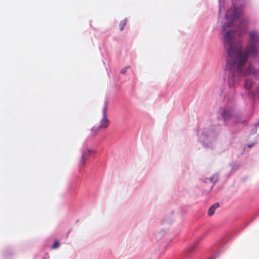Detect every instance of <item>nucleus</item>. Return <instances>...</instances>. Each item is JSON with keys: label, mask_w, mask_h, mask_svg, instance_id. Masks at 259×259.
Instances as JSON below:
<instances>
[{"label": "nucleus", "mask_w": 259, "mask_h": 259, "mask_svg": "<svg viewBox=\"0 0 259 259\" xmlns=\"http://www.w3.org/2000/svg\"><path fill=\"white\" fill-rule=\"evenodd\" d=\"M94 153V151L91 149H86L82 151L81 157L79 160V164L81 166H83L85 163V161L88 159L91 154Z\"/></svg>", "instance_id": "nucleus-4"}, {"label": "nucleus", "mask_w": 259, "mask_h": 259, "mask_svg": "<svg viewBox=\"0 0 259 259\" xmlns=\"http://www.w3.org/2000/svg\"><path fill=\"white\" fill-rule=\"evenodd\" d=\"M241 13L240 10L235 7H232L227 11L226 18L227 20H234L240 16Z\"/></svg>", "instance_id": "nucleus-3"}, {"label": "nucleus", "mask_w": 259, "mask_h": 259, "mask_svg": "<svg viewBox=\"0 0 259 259\" xmlns=\"http://www.w3.org/2000/svg\"><path fill=\"white\" fill-rule=\"evenodd\" d=\"M248 23V20L247 18L242 20L241 23L238 26V32L239 35H242L244 33Z\"/></svg>", "instance_id": "nucleus-5"}, {"label": "nucleus", "mask_w": 259, "mask_h": 259, "mask_svg": "<svg viewBox=\"0 0 259 259\" xmlns=\"http://www.w3.org/2000/svg\"><path fill=\"white\" fill-rule=\"evenodd\" d=\"M253 84V81L250 79H246L245 81V88L247 90L251 89Z\"/></svg>", "instance_id": "nucleus-7"}, {"label": "nucleus", "mask_w": 259, "mask_h": 259, "mask_svg": "<svg viewBox=\"0 0 259 259\" xmlns=\"http://www.w3.org/2000/svg\"><path fill=\"white\" fill-rule=\"evenodd\" d=\"M127 68H129V66L125 67L124 68L122 69V70H121V73H123V74L125 73V72H126V69H127Z\"/></svg>", "instance_id": "nucleus-13"}, {"label": "nucleus", "mask_w": 259, "mask_h": 259, "mask_svg": "<svg viewBox=\"0 0 259 259\" xmlns=\"http://www.w3.org/2000/svg\"><path fill=\"white\" fill-rule=\"evenodd\" d=\"M233 34V31H229L224 34V46L228 54L227 65L230 68L229 82L238 81L241 77L250 73L257 77L258 70L251 65H249L246 70L243 67L249 56L255 57L257 54L256 45L259 44V32L251 31L249 33V41L244 52H242L240 45L231 42Z\"/></svg>", "instance_id": "nucleus-1"}, {"label": "nucleus", "mask_w": 259, "mask_h": 259, "mask_svg": "<svg viewBox=\"0 0 259 259\" xmlns=\"http://www.w3.org/2000/svg\"><path fill=\"white\" fill-rule=\"evenodd\" d=\"M59 245V242L58 240H56L55 242H54V243L53 244V245L52 246V248L53 249H55V248H57Z\"/></svg>", "instance_id": "nucleus-12"}, {"label": "nucleus", "mask_w": 259, "mask_h": 259, "mask_svg": "<svg viewBox=\"0 0 259 259\" xmlns=\"http://www.w3.org/2000/svg\"><path fill=\"white\" fill-rule=\"evenodd\" d=\"M210 259H214V258H213V257H211V258H210Z\"/></svg>", "instance_id": "nucleus-14"}, {"label": "nucleus", "mask_w": 259, "mask_h": 259, "mask_svg": "<svg viewBox=\"0 0 259 259\" xmlns=\"http://www.w3.org/2000/svg\"><path fill=\"white\" fill-rule=\"evenodd\" d=\"M126 23H127L126 19H125L122 20L121 21H120L119 25L120 30H122L124 29V27L125 26V25L126 24Z\"/></svg>", "instance_id": "nucleus-9"}, {"label": "nucleus", "mask_w": 259, "mask_h": 259, "mask_svg": "<svg viewBox=\"0 0 259 259\" xmlns=\"http://www.w3.org/2000/svg\"><path fill=\"white\" fill-rule=\"evenodd\" d=\"M220 206V204L219 203H215L213 205H212L208 209V215L209 216H212L217 208H218Z\"/></svg>", "instance_id": "nucleus-6"}, {"label": "nucleus", "mask_w": 259, "mask_h": 259, "mask_svg": "<svg viewBox=\"0 0 259 259\" xmlns=\"http://www.w3.org/2000/svg\"><path fill=\"white\" fill-rule=\"evenodd\" d=\"M230 115H231L230 111L228 110H225L223 114V116L225 119H226L228 118H229V116H230Z\"/></svg>", "instance_id": "nucleus-10"}, {"label": "nucleus", "mask_w": 259, "mask_h": 259, "mask_svg": "<svg viewBox=\"0 0 259 259\" xmlns=\"http://www.w3.org/2000/svg\"><path fill=\"white\" fill-rule=\"evenodd\" d=\"M214 177H211V178H210L208 179H206L205 180V183H208V181L210 182V189H211L213 188L214 183L217 181V180H214Z\"/></svg>", "instance_id": "nucleus-8"}, {"label": "nucleus", "mask_w": 259, "mask_h": 259, "mask_svg": "<svg viewBox=\"0 0 259 259\" xmlns=\"http://www.w3.org/2000/svg\"><path fill=\"white\" fill-rule=\"evenodd\" d=\"M108 104V103L107 102L103 109V117L100 121L99 126L97 127V130L105 129L109 125L110 121L107 117Z\"/></svg>", "instance_id": "nucleus-2"}, {"label": "nucleus", "mask_w": 259, "mask_h": 259, "mask_svg": "<svg viewBox=\"0 0 259 259\" xmlns=\"http://www.w3.org/2000/svg\"><path fill=\"white\" fill-rule=\"evenodd\" d=\"M232 25V22H228L226 23H225L222 27V30L223 31H225L226 30V27L228 28H230L231 25Z\"/></svg>", "instance_id": "nucleus-11"}]
</instances>
